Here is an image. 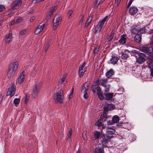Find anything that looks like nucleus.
Here are the masks:
<instances>
[{
  "label": "nucleus",
  "instance_id": "obj_1",
  "mask_svg": "<svg viewBox=\"0 0 153 153\" xmlns=\"http://www.w3.org/2000/svg\"><path fill=\"white\" fill-rule=\"evenodd\" d=\"M18 63L17 61L13 62L10 65L9 70L7 73V76L9 78H11L17 70Z\"/></svg>",
  "mask_w": 153,
  "mask_h": 153
},
{
  "label": "nucleus",
  "instance_id": "obj_2",
  "mask_svg": "<svg viewBox=\"0 0 153 153\" xmlns=\"http://www.w3.org/2000/svg\"><path fill=\"white\" fill-rule=\"evenodd\" d=\"M106 132L107 135L106 137L104 136V139H103V142L105 143L109 141V140L113 137L112 134H114L115 131L114 129L108 128Z\"/></svg>",
  "mask_w": 153,
  "mask_h": 153
},
{
  "label": "nucleus",
  "instance_id": "obj_3",
  "mask_svg": "<svg viewBox=\"0 0 153 153\" xmlns=\"http://www.w3.org/2000/svg\"><path fill=\"white\" fill-rule=\"evenodd\" d=\"M92 134L93 137H92L91 139L93 141L98 140L101 138H102L103 140L104 139V136L101 132L95 131L93 132Z\"/></svg>",
  "mask_w": 153,
  "mask_h": 153
},
{
  "label": "nucleus",
  "instance_id": "obj_4",
  "mask_svg": "<svg viewBox=\"0 0 153 153\" xmlns=\"http://www.w3.org/2000/svg\"><path fill=\"white\" fill-rule=\"evenodd\" d=\"M86 64V62H85L82 64H81L79 67L78 74L79 76L80 77L82 76L86 71V68L85 66Z\"/></svg>",
  "mask_w": 153,
  "mask_h": 153
},
{
  "label": "nucleus",
  "instance_id": "obj_5",
  "mask_svg": "<svg viewBox=\"0 0 153 153\" xmlns=\"http://www.w3.org/2000/svg\"><path fill=\"white\" fill-rule=\"evenodd\" d=\"M16 91V86L14 85H12L8 88L7 92L6 95L12 97L14 95Z\"/></svg>",
  "mask_w": 153,
  "mask_h": 153
},
{
  "label": "nucleus",
  "instance_id": "obj_6",
  "mask_svg": "<svg viewBox=\"0 0 153 153\" xmlns=\"http://www.w3.org/2000/svg\"><path fill=\"white\" fill-rule=\"evenodd\" d=\"M108 16H106L103 20L100 21L95 29L94 32L96 33L97 31L99 32H100L101 28L103 25L104 22L107 20Z\"/></svg>",
  "mask_w": 153,
  "mask_h": 153
},
{
  "label": "nucleus",
  "instance_id": "obj_7",
  "mask_svg": "<svg viewBox=\"0 0 153 153\" xmlns=\"http://www.w3.org/2000/svg\"><path fill=\"white\" fill-rule=\"evenodd\" d=\"M62 20L61 17L60 16H56V19L53 20V25L54 30H56L59 26Z\"/></svg>",
  "mask_w": 153,
  "mask_h": 153
},
{
  "label": "nucleus",
  "instance_id": "obj_8",
  "mask_svg": "<svg viewBox=\"0 0 153 153\" xmlns=\"http://www.w3.org/2000/svg\"><path fill=\"white\" fill-rule=\"evenodd\" d=\"M63 91L59 90L56 94V100L58 102L62 103L63 102Z\"/></svg>",
  "mask_w": 153,
  "mask_h": 153
},
{
  "label": "nucleus",
  "instance_id": "obj_9",
  "mask_svg": "<svg viewBox=\"0 0 153 153\" xmlns=\"http://www.w3.org/2000/svg\"><path fill=\"white\" fill-rule=\"evenodd\" d=\"M41 86V84L38 83L36 84L33 88L32 91V95L33 97L36 96L39 91Z\"/></svg>",
  "mask_w": 153,
  "mask_h": 153
},
{
  "label": "nucleus",
  "instance_id": "obj_10",
  "mask_svg": "<svg viewBox=\"0 0 153 153\" xmlns=\"http://www.w3.org/2000/svg\"><path fill=\"white\" fill-rule=\"evenodd\" d=\"M25 73L24 72H23L18 76L16 81V82L19 84L22 83L25 79Z\"/></svg>",
  "mask_w": 153,
  "mask_h": 153
},
{
  "label": "nucleus",
  "instance_id": "obj_11",
  "mask_svg": "<svg viewBox=\"0 0 153 153\" xmlns=\"http://www.w3.org/2000/svg\"><path fill=\"white\" fill-rule=\"evenodd\" d=\"M22 3L21 0H15L13 3L12 6V8L13 9H16L19 6H20Z\"/></svg>",
  "mask_w": 153,
  "mask_h": 153
},
{
  "label": "nucleus",
  "instance_id": "obj_12",
  "mask_svg": "<svg viewBox=\"0 0 153 153\" xmlns=\"http://www.w3.org/2000/svg\"><path fill=\"white\" fill-rule=\"evenodd\" d=\"M139 55H140V54H139ZM140 56H139L137 59V62L139 64H142L145 61L144 57H145L146 55L144 53H140Z\"/></svg>",
  "mask_w": 153,
  "mask_h": 153
},
{
  "label": "nucleus",
  "instance_id": "obj_13",
  "mask_svg": "<svg viewBox=\"0 0 153 153\" xmlns=\"http://www.w3.org/2000/svg\"><path fill=\"white\" fill-rule=\"evenodd\" d=\"M12 33H10L7 34L5 36L4 40L6 43H9L12 41Z\"/></svg>",
  "mask_w": 153,
  "mask_h": 153
},
{
  "label": "nucleus",
  "instance_id": "obj_14",
  "mask_svg": "<svg viewBox=\"0 0 153 153\" xmlns=\"http://www.w3.org/2000/svg\"><path fill=\"white\" fill-rule=\"evenodd\" d=\"M104 152L103 148L100 144L98 145V147L95 149V153H103Z\"/></svg>",
  "mask_w": 153,
  "mask_h": 153
},
{
  "label": "nucleus",
  "instance_id": "obj_15",
  "mask_svg": "<svg viewBox=\"0 0 153 153\" xmlns=\"http://www.w3.org/2000/svg\"><path fill=\"white\" fill-rule=\"evenodd\" d=\"M113 93H109L105 94V99L108 100L110 101H112L114 100L113 99Z\"/></svg>",
  "mask_w": 153,
  "mask_h": 153
},
{
  "label": "nucleus",
  "instance_id": "obj_16",
  "mask_svg": "<svg viewBox=\"0 0 153 153\" xmlns=\"http://www.w3.org/2000/svg\"><path fill=\"white\" fill-rule=\"evenodd\" d=\"M45 24L39 25L36 27L34 31V33L36 34H38L44 28Z\"/></svg>",
  "mask_w": 153,
  "mask_h": 153
},
{
  "label": "nucleus",
  "instance_id": "obj_17",
  "mask_svg": "<svg viewBox=\"0 0 153 153\" xmlns=\"http://www.w3.org/2000/svg\"><path fill=\"white\" fill-rule=\"evenodd\" d=\"M118 59L119 58L117 56L113 54L110 60V62L113 64L115 65L117 64Z\"/></svg>",
  "mask_w": 153,
  "mask_h": 153
},
{
  "label": "nucleus",
  "instance_id": "obj_18",
  "mask_svg": "<svg viewBox=\"0 0 153 153\" xmlns=\"http://www.w3.org/2000/svg\"><path fill=\"white\" fill-rule=\"evenodd\" d=\"M137 8L135 7H131L129 9V13L131 15H134L138 11Z\"/></svg>",
  "mask_w": 153,
  "mask_h": 153
},
{
  "label": "nucleus",
  "instance_id": "obj_19",
  "mask_svg": "<svg viewBox=\"0 0 153 153\" xmlns=\"http://www.w3.org/2000/svg\"><path fill=\"white\" fill-rule=\"evenodd\" d=\"M51 39L52 38H48L45 44V50L46 52L48 50L49 46L51 43Z\"/></svg>",
  "mask_w": 153,
  "mask_h": 153
},
{
  "label": "nucleus",
  "instance_id": "obj_20",
  "mask_svg": "<svg viewBox=\"0 0 153 153\" xmlns=\"http://www.w3.org/2000/svg\"><path fill=\"white\" fill-rule=\"evenodd\" d=\"M51 39L52 38H48L45 44V50L46 52L48 50L49 46L51 43Z\"/></svg>",
  "mask_w": 153,
  "mask_h": 153
},
{
  "label": "nucleus",
  "instance_id": "obj_21",
  "mask_svg": "<svg viewBox=\"0 0 153 153\" xmlns=\"http://www.w3.org/2000/svg\"><path fill=\"white\" fill-rule=\"evenodd\" d=\"M126 35L123 34L122 35L118 41L119 42L121 45L125 44L126 40Z\"/></svg>",
  "mask_w": 153,
  "mask_h": 153
},
{
  "label": "nucleus",
  "instance_id": "obj_22",
  "mask_svg": "<svg viewBox=\"0 0 153 153\" xmlns=\"http://www.w3.org/2000/svg\"><path fill=\"white\" fill-rule=\"evenodd\" d=\"M88 86L86 83L83 84L82 87L81 93L87 92L88 89Z\"/></svg>",
  "mask_w": 153,
  "mask_h": 153
},
{
  "label": "nucleus",
  "instance_id": "obj_23",
  "mask_svg": "<svg viewBox=\"0 0 153 153\" xmlns=\"http://www.w3.org/2000/svg\"><path fill=\"white\" fill-rule=\"evenodd\" d=\"M137 26L136 25H133L131 27V32L133 33H136L139 31V29L137 28Z\"/></svg>",
  "mask_w": 153,
  "mask_h": 153
},
{
  "label": "nucleus",
  "instance_id": "obj_24",
  "mask_svg": "<svg viewBox=\"0 0 153 153\" xmlns=\"http://www.w3.org/2000/svg\"><path fill=\"white\" fill-rule=\"evenodd\" d=\"M114 72L112 69H111L108 71L106 74V76L108 78H110L113 75H114Z\"/></svg>",
  "mask_w": 153,
  "mask_h": 153
},
{
  "label": "nucleus",
  "instance_id": "obj_25",
  "mask_svg": "<svg viewBox=\"0 0 153 153\" xmlns=\"http://www.w3.org/2000/svg\"><path fill=\"white\" fill-rule=\"evenodd\" d=\"M135 40L137 43H140L141 41V36L140 34H137L134 36Z\"/></svg>",
  "mask_w": 153,
  "mask_h": 153
},
{
  "label": "nucleus",
  "instance_id": "obj_26",
  "mask_svg": "<svg viewBox=\"0 0 153 153\" xmlns=\"http://www.w3.org/2000/svg\"><path fill=\"white\" fill-rule=\"evenodd\" d=\"M107 78L104 77L100 80L99 83L100 85L104 86L107 83Z\"/></svg>",
  "mask_w": 153,
  "mask_h": 153
},
{
  "label": "nucleus",
  "instance_id": "obj_27",
  "mask_svg": "<svg viewBox=\"0 0 153 153\" xmlns=\"http://www.w3.org/2000/svg\"><path fill=\"white\" fill-rule=\"evenodd\" d=\"M115 108L114 105L112 104H108L106 105V106L104 107V108H106L108 110H111L114 109Z\"/></svg>",
  "mask_w": 153,
  "mask_h": 153
},
{
  "label": "nucleus",
  "instance_id": "obj_28",
  "mask_svg": "<svg viewBox=\"0 0 153 153\" xmlns=\"http://www.w3.org/2000/svg\"><path fill=\"white\" fill-rule=\"evenodd\" d=\"M102 1V0H94L93 1L94 7H97Z\"/></svg>",
  "mask_w": 153,
  "mask_h": 153
},
{
  "label": "nucleus",
  "instance_id": "obj_29",
  "mask_svg": "<svg viewBox=\"0 0 153 153\" xmlns=\"http://www.w3.org/2000/svg\"><path fill=\"white\" fill-rule=\"evenodd\" d=\"M119 120V117L117 115L114 116L112 118V122L114 123H118Z\"/></svg>",
  "mask_w": 153,
  "mask_h": 153
},
{
  "label": "nucleus",
  "instance_id": "obj_30",
  "mask_svg": "<svg viewBox=\"0 0 153 153\" xmlns=\"http://www.w3.org/2000/svg\"><path fill=\"white\" fill-rule=\"evenodd\" d=\"M66 76V75H64L58 81V84L59 85H61L63 83L65 79Z\"/></svg>",
  "mask_w": 153,
  "mask_h": 153
},
{
  "label": "nucleus",
  "instance_id": "obj_31",
  "mask_svg": "<svg viewBox=\"0 0 153 153\" xmlns=\"http://www.w3.org/2000/svg\"><path fill=\"white\" fill-rule=\"evenodd\" d=\"M142 51L144 52L151 53V50L146 47H143L142 48Z\"/></svg>",
  "mask_w": 153,
  "mask_h": 153
},
{
  "label": "nucleus",
  "instance_id": "obj_32",
  "mask_svg": "<svg viewBox=\"0 0 153 153\" xmlns=\"http://www.w3.org/2000/svg\"><path fill=\"white\" fill-rule=\"evenodd\" d=\"M121 126L124 128L129 130L130 129V125L128 123H123Z\"/></svg>",
  "mask_w": 153,
  "mask_h": 153
},
{
  "label": "nucleus",
  "instance_id": "obj_33",
  "mask_svg": "<svg viewBox=\"0 0 153 153\" xmlns=\"http://www.w3.org/2000/svg\"><path fill=\"white\" fill-rule=\"evenodd\" d=\"M128 56V54L124 52L123 53L122 55L121 56V57L123 59H126Z\"/></svg>",
  "mask_w": 153,
  "mask_h": 153
},
{
  "label": "nucleus",
  "instance_id": "obj_34",
  "mask_svg": "<svg viewBox=\"0 0 153 153\" xmlns=\"http://www.w3.org/2000/svg\"><path fill=\"white\" fill-rule=\"evenodd\" d=\"M148 67L150 69L151 75L153 76V65L150 63L149 64Z\"/></svg>",
  "mask_w": 153,
  "mask_h": 153
},
{
  "label": "nucleus",
  "instance_id": "obj_35",
  "mask_svg": "<svg viewBox=\"0 0 153 153\" xmlns=\"http://www.w3.org/2000/svg\"><path fill=\"white\" fill-rule=\"evenodd\" d=\"M92 19V16H89L87 20L85 25L88 26L89 24L91 23Z\"/></svg>",
  "mask_w": 153,
  "mask_h": 153
},
{
  "label": "nucleus",
  "instance_id": "obj_36",
  "mask_svg": "<svg viewBox=\"0 0 153 153\" xmlns=\"http://www.w3.org/2000/svg\"><path fill=\"white\" fill-rule=\"evenodd\" d=\"M57 5H55L54 7H52L50 9L49 12L51 13V12H52V14L53 13V12L55 11V10L57 9Z\"/></svg>",
  "mask_w": 153,
  "mask_h": 153
},
{
  "label": "nucleus",
  "instance_id": "obj_37",
  "mask_svg": "<svg viewBox=\"0 0 153 153\" xmlns=\"http://www.w3.org/2000/svg\"><path fill=\"white\" fill-rule=\"evenodd\" d=\"M105 88L104 91L106 92H108L109 91L110 88V86L109 85H105L104 86Z\"/></svg>",
  "mask_w": 153,
  "mask_h": 153
},
{
  "label": "nucleus",
  "instance_id": "obj_38",
  "mask_svg": "<svg viewBox=\"0 0 153 153\" xmlns=\"http://www.w3.org/2000/svg\"><path fill=\"white\" fill-rule=\"evenodd\" d=\"M102 123L99 120H98L96 123V125H97L98 127H101L102 126Z\"/></svg>",
  "mask_w": 153,
  "mask_h": 153
},
{
  "label": "nucleus",
  "instance_id": "obj_39",
  "mask_svg": "<svg viewBox=\"0 0 153 153\" xmlns=\"http://www.w3.org/2000/svg\"><path fill=\"white\" fill-rule=\"evenodd\" d=\"M22 21V19L21 17L18 18L16 20V23H19L21 22Z\"/></svg>",
  "mask_w": 153,
  "mask_h": 153
},
{
  "label": "nucleus",
  "instance_id": "obj_40",
  "mask_svg": "<svg viewBox=\"0 0 153 153\" xmlns=\"http://www.w3.org/2000/svg\"><path fill=\"white\" fill-rule=\"evenodd\" d=\"M52 14V12H51V13H50L49 12L48 13L46 16V19L47 20L49 19Z\"/></svg>",
  "mask_w": 153,
  "mask_h": 153
},
{
  "label": "nucleus",
  "instance_id": "obj_41",
  "mask_svg": "<svg viewBox=\"0 0 153 153\" xmlns=\"http://www.w3.org/2000/svg\"><path fill=\"white\" fill-rule=\"evenodd\" d=\"M5 7L4 5H0V12L4 10Z\"/></svg>",
  "mask_w": 153,
  "mask_h": 153
},
{
  "label": "nucleus",
  "instance_id": "obj_42",
  "mask_svg": "<svg viewBox=\"0 0 153 153\" xmlns=\"http://www.w3.org/2000/svg\"><path fill=\"white\" fill-rule=\"evenodd\" d=\"M81 94H83V97L85 99H86L88 97V94L87 92L85 93H82Z\"/></svg>",
  "mask_w": 153,
  "mask_h": 153
},
{
  "label": "nucleus",
  "instance_id": "obj_43",
  "mask_svg": "<svg viewBox=\"0 0 153 153\" xmlns=\"http://www.w3.org/2000/svg\"><path fill=\"white\" fill-rule=\"evenodd\" d=\"M20 102V100L18 98L15 99L14 100V103L15 104H18Z\"/></svg>",
  "mask_w": 153,
  "mask_h": 153
},
{
  "label": "nucleus",
  "instance_id": "obj_44",
  "mask_svg": "<svg viewBox=\"0 0 153 153\" xmlns=\"http://www.w3.org/2000/svg\"><path fill=\"white\" fill-rule=\"evenodd\" d=\"M99 48L98 46L97 47H96L94 51V53L95 54H97L98 53V52L99 51Z\"/></svg>",
  "mask_w": 153,
  "mask_h": 153
},
{
  "label": "nucleus",
  "instance_id": "obj_45",
  "mask_svg": "<svg viewBox=\"0 0 153 153\" xmlns=\"http://www.w3.org/2000/svg\"><path fill=\"white\" fill-rule=\"evenodd\" d=\"M97 88L95 85L91 87V89L94 93H95L96 91V90Z\"/></svg>",
  "mask_w": 153,
  "mask_h": 153
},
{
  "label": "nucleus",
  "instance_id": "obj_46",
  "mask_svg": "<svg viewBox=\"0 0 153 153\" xmlns=\"http://www.w3.org/2000/svg\"><path fill=\"white\" fill-rule=\"evenodd\" d=\"M73 13V11L72 10H70L69 11L68 13V18L69 19L71 18V14Z\"/></svg>",
  "mask_w": 153,
  "mask_h": 153
},
{
  "label": "nucleus",
  "instance_id": "obj_47",
  "mask_svg": "<svg viewBox=\"0 0 153 153\" xmlns=\"http://www.w3.org/2000/svg\"><path fill=\"white\" fill-rule=\"evenodd\" d=\"M26 33V30H24L22 31H21L20 32V33L21 35H24L25 34V33Z\"/></svg>",
  "mask_w": 153,
  "mask_h": 153
},
{
  "label": "nucleus",
  "instance_id": "obj_48",
  "mask_svg": "<svg viewBox=\"0 0 153 153\" xmlns=\"http://www.w3.org/2000/svg\"><path fill=\"white\" fill-rule=\"evenodd\" d=\"M97 95H98V96L100 100H102L103 99V96L102 95V93H101V94H97Z\"/></svg>",
  "mask_w": 153,
  "mask_h": 153
},
{
  "label": "nucleus",
  "instance_id": "obj_49",
  "mask_svg": "<svg viewBox=\"0 0 153 153\" xmlns=\"http://www.w3.org/2000/svg\"><path fill=\"white\" fill-rule=\"evenodd\" d=\"M102 92L101 91V89L99 88H97V94H100L102 93Z\"/></svg>",
  "mask_w": 153,
  "mask_h": 153
},
{
  "label": "nucleus",
  "instance_id": "obj_50",
  "mask_svg": "<svg viewBox=\"0 0 153 153\" xmlns=\"http://www.w3.org/2000/svg\"><path fill=\"white\" fill-rule=\"evenodd\" d=\"M72 133V130L71 129L69 131L68 133V137L69 138H70V137H71Z\"/></svg>",
  "mask_w": 153,
  "mask_h": 153
},
{
  "label": "nucleus",
  "instance_id": "obj_51",
  "mask_svg": "<svg viewBox=\"0 0 153 153\" xmlns=\"http://www.w3.org/2000/svg\"><path fill=\"white\" fill-rule=\"evenodd\" d=\"M73 91H74V88H73L71 90V94L70 95H69V99H70L71 98H72L73 96Z\"/></svg>",
  "mask_w": 153,
  "mask_h": 153
},
{
  "label": "nucleus",
  "instance_id": "obj_52",
  "mask_svg": "<svg viewBox=\"0 0 153 153\" xmlns=\"http://www.w3.org/2000/svg\"><path fill=\"white\" fill-rule=\"evenodd\" d=\"M36 19V17L35 16L32 17L30 19V22H33L34 20Z\"/></svg>",
  "mask_w": 153,
  "mask_h": 153
},
{
  "label": "nucleus",
  "instance_id": "obj_53",
  "mask_svg": "<svg viewBox=\"0 0 153 153\" xmlns=\"http://www.w3.org/2000/svg\"><path fill=\"white\" fill-rule=\"evenodd\" d=\"M149 59L151 60L150 62H152L153 60V54H152L149 56Z\"/></svg>",
  "mask_w": 153,
  "mask_h": 153
},
{
  "label": "nucleus",
  "instance_id": "obj_54",
  "mask_svg": "<svg viewBox=\"0 0 153 153\" xmlns=\"http://www.w3.org/2000/svg\"><path fill=\"white\" fill-rule=\"evenodd\" d=\"M132 0H130L128 3V4L127 6V7H129L130 5H131V3H132Z\"/></svg>",
  "mask_w": 153,
  "mask_h": 153
},
{
  "label": "nucleus",
  "instance_id": "obj_55",
  "mask_svg": "<svg viewBox=\"0 0 153 153\" xmlns=\"http://www.w3.org/2000/svg\"><path fill=\"white\" fill-rule=\"evenodd\" d=\"M149 33L150 34L153 35V29L150 30L149 31Z\"/></svg>",
  "mask_w": 153,
  "mask_h": 153
},
{
  "label": "nucleus",
  "instance_id": "obj_56",
  "mask_svg": "<svg viewBox=\"0 0 153 153\" xmlns=\"http://www.w3.org/2000/svg\"><path fill=\"white\" fill-rule=\"evenodd\" d=\"M15 22H14V20H13V21H12L9 24V25L10 26H11L12 25H13L14 23Z\"/></svg>",
  "mask_w": 153,
  "mask_h": 153
},
{
  "label": "nucleus",
  "instance_id": "obj_57",
  "mask_svg": "<svg viewBox=\"0 0 153 153\" xmlns=\"http://www.w3.org/2000/svg\"><path fill=\"white\" fill-rule=\"evenodd\" d=\"M3 99V96L2 95H0V103L1 102Z\"/></svg>",
  "mask_w": 153,
  "mask_h": 153
},
{
  "label": "nucleus",
  "instance_id": "obj_58",
  "mask_svg": "<svg viewBox=\"0 0 153 153\" xmlns=\"http://www.w3.org/2000/svg\"><path fill=\"white\" fill-rule=\"evenodd\" d=\"M113 37V35L112 34V35H111L109 36V41H110L112 39Z\"/></svg>",
  "mask_w": 153,
  "mask_h": 153
},
{
  "label": "nucleus",
  "instance_id": "obj_59",
  "mask_svg": "<svg viewBox=\"0 0 153 153\" xmlns=\"http://www.w3.org/2000/svg\"><path fill=\"white\" fill-rule=\"evenodd\" d=\"M29 97V94H26L25 99H27V100H28Z\"/></svg>",
  "mask_w": 153,
  "mask_h": 153
},
{
  "label": "nucleus",
  "instance_id": "obj_60",
  "mask_svg": "<svg viewBox=\"0 0 153 153\" xmlns=\"http://www.w3.org/2000/svg\"><path fill=\"white\" fill-rule=\"evenodd\" d=\"M84 16L83 15H81L80 16V20L81 21H82L83 20Z\"/></svg>",
  "mask_w": 153,
  "mask_h": 153
},
{
  "label": "nucleus",
  "instance_id": "obj_61",
  "mask_svg": "<svg viewBox=\"0 0 153 153\" xmlns=\"http://www.w3.org/2000/svg\"><path fill=\"white\" fill-rule=\"evenodd\" d=\"M44 0H35L36 1V2H41V1H43Z\"/></svg>",
  "mask_w": 153,
  "mask_h": 153
},
{
  "label": "nucleus",
  "instance_id": "obj_62",
  "mask_svg": "<svg viewBox=\"0 0 153 153\" xmlns=\"http://www.w3.org/2000/svg\"><path fill=\"white\" fill-rule=\"evenodd\" d=\"M112 122H108V125H112Z\"/></svg>",
  "mask_w": 153,
  "mask_h": 153
},
{
  "label": "nucleus",
  "instance_id": "obj_63",
  "mask_svg": "<svg viewBox=\"0 0 153 153\" xmlns=\"http://www.w3.org/2000/svg\"><path fill=\"white\" fill-rule=\"evenodd\" d=\"M28 102V100L27 99H25V102L26 103H27Z\"/></svg>",
  "mask_w": 153,
  "mask_h": 153
},
{
  "label": "nucleus",
  "instance_id": "obj_64",
  "mask_svg": "<svg viewBox=\"0 0 153 153\" xmlns=\"http://www.w3.org/2000/svg\"><path fill=\"white\" fill-rule=\"evenodd\" d=\"M116 1H117V5L118 4L120 3V1H121V0H116Z\"/></svg>",
  "mask_w": 153,
  "mask_h": 153
}]
</instances>
